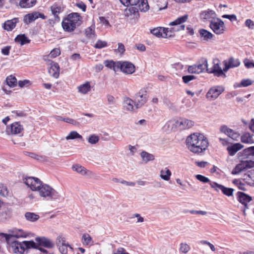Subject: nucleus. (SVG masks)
I'll return each mask as SVG.
<instances>
[{
  "instance_id": "f257e3e1",
  "label": "nucleus",
  "mask_w": 254,
  "mask_h": 254,
  "mask_svg": "<svg viewBox=\"0 0 254 254\" xmlns=\"http://www.w3.org/2000/svg\"><path fill=\"white\" fill-rule=\"evenodd\" d=\"M186 145L190 152L198 154L203 153L207 149L209 142L203 134L196 132L187 138Z\"/></svg>"
},
{
  "instance_id": "f03ea898",
  "label": "nucleus",
  "mask_w": 254,
  "mask_h": 254,
  "mask_svg": "<svg viewBox=\"0 0 254 254\" xmlns=\"http://www.w3.org/2000/svg\"><path fill=\"white\" fill-rule=\"evenodd\" d=\"M81 17L77 13L69 14L62 22V26L67 32L73 31L81 23Z\"/></svg>"
},
{
  "instance_id": "7ed1b4c3",
  "label": "nucleus",
  "mask_w": 254,
  "mask_h": 254,
  "mask_svg": "<svg viewBox=\"0 0 254 254\" xmlns=\"http://www.w3.org/2000/svg\"><path fill=\"white\" fill-rule=\"evenodd\" d=\"M189 16L188 14H185L183 16L178 17L174 21H172L169 23L170 26L178 25H181L179 28L176 29L174 28L169 29L168 28H163V36L162 38H169L173 36L174 31H179L181 30H184L185 28V25L183 24L184 23L186 22L188 19Z\"/></svg>"
},
{
  "instance_id": "20e7f679",
  "label": "nucleus",
  "mask_w": 254,
  "mask_h": 254,
  "mask_svg": "<svg viewBox=\"0 0 254 254\" xmlns=\"http://www.w3.org/2000/svg\"><path fill=\"white\" fill-rule=\"evenodd\" d=\"M194 125L193 121L187 119L172 120L168 121L164 127H167L169 130H173L177 127L180 129H186L191 127Z\"/></svg>"
},
{
  "instance_id": "39448f33",
  "label": "nucleus",
  "mask_w": 254,
  "mask_h": 254,
  "mask_svg": "<svg viewBox=\"0 0 254 254\" xmlns=\"http://www.w3.org/2000/svg\"><path fill=\"white\" fill-rule=\"evenodd\" d=\"M8 243L10 244L12 251L15 254H23L26 249L36 247V244L32 241L20 242L11 240L10 243Z\"/></svg>"
},
{
  "instance_id": "423d86ee",
  "label": "nucleus",
  "mask_w": 254,
  "mask_h": 254,
  "mask_svg": "<svg viewBox=\"0 0 254 254\" xmlns=\"http://www.w3.org/2000/svg\"><path fill=\"white\" fill-rule=\"evenodd\" d=\"M40 196L51 199L59 198V193L53 188L46 184H42L38 190Z\"/></svg>"
},
{
  "instance_id": "0eeeda50",
  "label": "nucleus",
  "mask_w": 254,
  "mask_h": 254,
  "mask_svg": "<svg viewBox=\"0 0 254 254\" xmlns=\"http://www.w3.org/2000/svg\"><path fill=\"white\" fill-rule=\"evenodd\" d=\"M9 234L1 233V236H3L7 243H10L13 238H25L28 235L26 232L22 229L13 228L10 230Z\"/></svg>"
},
{
  "instance_id": "6e6552de",
  "label": "nucleus",
  "mask_w": 254,
  "mask_h": 254,
  "mask_svg": "<svg viewBox=\"0 0 254 254\" xmlns=\"http://www.w3.org/2000/svg\"><path fill=\"white\" fill-rule=\"evenodd\" d=\"M35 241L36 243H34L36 244V247L34 248L39 249L45 253H47V251L40 248V246H43L48 249L53 248L55 246V244L53 241L45 237H37Z\"/></svg>"
},
{
  "instance_id": "1a4fd4ad",
  "label": "nucleus",
  "mask_w": 254,
  "mask_h": 254,
  "mask_svg": "<svg viewBox=\"0 0 254 254\" xmlns=\"http://www.w3.org/2000/svg\"><path fill=\"white\" fill-rule=\"evenodd\" d=\"M147 97L146 91L144 89L140 90L134 97V102L135 109L141 108L147 101Z\"/></svg>"
},
{
  "instance_id": "9d476101",
  "label": "nucleus",
  "mask_w": 254,
  "mask_h": 254,
  "mask_svg": "<svg viewBox=\"0 0 254 254\" xmlns=\"http://www.w3.org/2000/svg\"><path fill=\"white\" fill-rule=\"evenodd\" d=\"M238 198L239 201L245 205L243 213L244 215H246L247 210L251 209L252 208V205L248 204L252 200L251 197L244 192H238Z\"/></svg>"
},
{
  "instance_id": "9b49d317",
  "label": "nucleus",
  "mask_w": 254,
  "mask_h": 254,
  "mask_svg": "<svg viewBox=\"0 0 254 254\" xmlns=\"http://www.w3.org/2000/svg\"><path fill=\"white\" fill-rule=\"evenodd\" d=\"M23 182L32 190L38 191L42 184L39 179L34 177L25 178Z\"/></svg>"
},
{
  "instance_id": "f8f14e48",
  "label": "nucleus",
  "mask_w": 254,
  "mask_h": 254,
  "mask_svg": "<svg viewBox=\"0 0 254 254\" xmlns=\"http://www.w3.org/2000/svg\"><path fill=\"white\" fill-rule=\"evenodd\" d=\"M124 14L130 20L135 21L139 17L138 9L134 6L126 8L124 10Z\"/></svg>"
},
{
  "instance_id": "ddd939ff",
  "label": "nucleus",
  "mask_w": 254,
  "mask_h": 254,
  "mask_svg": "<svg viewBox=\"0 0 254 254\" xmlns=\"http://www.w3.org/2000/svg\"><path fill=\"white\" fill-rule=\"evenodd\" d=\"M224 63L225 66L223 67V72H227L230 68L238 67L240 64L239 60L233 57L225 60ZM225 76V73H223V77Z\"/></svg>"
},
{
  "instance_id": "4468645a",
  "label": "nucleus",
  "mask_w": 254,
  "mask_h": 254,
  "mask_svg": "<svg viewBox=\"0 0 254 254\" xmlns=\"http://www.w3.org/2000/svg\"><path fill=\"white\" fill-rule=\"evenodd\" d=\"M220 61L215 58L213 60V66L212 68H207V71L208 73H213L217 76L222 74V69L220 67Z\"/></svg>"
},
{
  "instance_id": "2eb2a0df",
  "label": "nucleus",
  "mask_w": 254,
  "mask_h": 254,
  "mask_svg": "<svg viewBox=\"0 0 254 254\" xmlns=\"http://www.w3.org/2000/svg\"><path fill=\"white\" fill-rule=\"evenodd\" d=\"M222 92V88L217 86L211 88L206 94V98L209 99L217 98Z\"/></svg>"
},
{
  "instance_id": "dca6fc26",
  "label": "nucleus",
  "mask_w": 254,
  "mask_h": 254,
  "mask_svg": "<svg viewBox=\"0 0 254 254\" xmlns=\"http://www.w3.org/2000/svg\"><path fill=\"white\" fill-rule=\"evenodd\" d=\"M253 167H254V161L252 160H247L243 161L237 165L235 169V173H239L241 171L246 170Z\"/></svg>"
},
{
  "instance_id": "f3484780",
  "label": "nucleus",
  "mask_w": 254,
  "mask_h": 254,
  "mask_svg": "<svg viewBox=\"0 0 254 254\" xmlns=\"http://www.w3.org/2000/svg\"><path fill=\"white\" fill-rule=\"evenodd\" d=\"M49 73L53 77L57 78L60 74V67L58 63L50 61L49 64Z\"/></svg>"
},
{
  "instance_id": "a211bd4d",
  "label": "nucleus",
  "mask_w": 254,
  "mask_h": 254,
  "mask_svg": "<svg viewBox=\"0 0 254 254\" xmlns=\"http://www.w3.org/2000/svg\"><path fill=\"white\" fill-rule=\"evenodd\" d=\"M244 147V146L240 143H228L227 150L228 154L231 156L234 155L236 152L240 150Z\"/></svg>"
},
{
  "instance_id": "6ab92c4d",
  "label": "nucleus",
  "mask_w": 254,
  "mask_h": 254,
  "mask_svg": "<svg viewBox=\"0 0 254 254\" xmlns=\"http://www.w3.org/2000/svg\"><path fill=\"white\" fill-rule=\"evenodd\" d=\"M222 21L219 18H215L211 20L210 27L214 33L217 34H220L222 33V29H220Z\"/></svg>"
},
{
  "instance_id": "aec40b11",
  "label": "nucleus",
  "mask_w": 254,
  "mask_h": 254,
  "mask_svg": "<svg viewBox=\"0 0 254 254\" xmlns=\"http://www.w3.org/2000/svg\"><path fill=\"white\" fill-rule=\"evenodd\" d=\"M216 14L215 12L209 9L202 11L200 13V18L203 21L213 20L216 18Z\"/></svg>"
},
{
  "instance_id": "412c9836",
  "label": "nucleus",
  "mask_w": 254,
  "mask_h": 254,
  "mask_svg": "<svg viewBox=\"0 0 254 254\" xmlns=\"http://www.w3.org/2000/svg\"><path fill=\"white\" fill-rule=\"evenodd\" d=\"M122 71L126 74H132L135 71V66L128 62H122Z\"/></svg>"
},
{
  "instance_id": "4be33fe9",
  "label": "nucleus",
  "mask_w": 254,
  "mask_h": 254,
  "mask_svg": "<svg viewBox=\"0 0 254 254\" xmlns=\"http://www.w3.org/2000/svg\"><path fill=\"white\" fill-rule=\"evenodd\" d=\"M12 134H21L23 130L22 126H21L19 123L15 122L12 124L9 128L7 129V131L9 132V130Z\"/></svg>"
},
{
  "instance_id": "5701e85b",
  "label": "nucleus",
  "mask_w": 254,
  "mask_h": 254,
  "mask_svg": "<svg viewBox=\"0 0 254 254\" xmlns=\"http://www.w3.org/2000/svg\"><path fill=\"white\" fill-rule=\"evenodd\" d=\"M123 106L125 110L128 111H133L136 109L133 100L129 98H126L124 100Z\"/></svg>"
},
{
  "instance_id": "b1692460",
  "label": "nucleus",
  "mask_w": 254,
  "mask_h": 254,
  "mask_svg": "<svg viewBox=\"0 0 254 254\" xmlns=\"http://www.w3.org/2000/svg\"><path fill=\"white\" fill-rule=\"evenodd\" d=\"M223 132L228 135L229 137L234 140H237L240 136L238 132L234 131L232 129L228 128L226 126H223Z\"/></svg>"
},
{
  "instance_id": "393cba45",
  "label": "nucleus",
  "mask_w": 254,
  "mask_h": 254,
  "mask_svg": "<svg viewBox=\"0 0 254 254\" xmlns=\"http://www.w3.org/2000/svg\"><path fill=\"white\" fill-rule=\"evenodd\" d=\"M199 33L201 40L208 41L213 38V34L211 32H209L208 31L205 29H200L199 31Z\"/></svg>"
},
{
  "instance_id": "a878e982",
  "label": "nucleus",
  "mask_w": 254,
  "mask_h": 254,
  "mask_svg": "<svg viewBox=\"0 0 254 254\" xmlns=\"http://www.w3.org/2000/svg\"><path fill=\"white\" fill-rule=\"evenodd\" d=\"M17 22V18H14L10 20H7L3 23V27L7 31H11L15 28L16 24Z\"/></svg>"
},
{
  "instance_id": "bb28decb",
  "label": "nucleus",
  "mask_w": 254,
  "mask_h": 254,
  "mask_svg": "<svg viewBox=\"0 0 254 254\" xmlns=\"http://www.w3.org/2000/svg\"><path fill=\"white\" fill-rule=\"evenodd\" d=\"M78 91L83 94L87 93L91 90L90 82H86L85 83L81 84L78 87Z\"/></svg>"
},
{
  "instance_id": "cd10ccee",
  "label": "nucleus",
  "mask_w": 254,
  "mask_h": 254,
  "mask_svg": "<svg viewBox=\"0 0 254 254\" xmlns=\"http://www.w3.org/2000/svg\"><path fill=\"white\" fill-rule=\"evenodd\" d=\"M171 175V171L167 168L162 169L160 172V177L166 181L170 180Z\"/></svg>"
},
{
  "instance_id": "c85d7f7f",
  "label": "nucleus",
  "mask_w": 254,
  "mask_h": 254,
  "mask_svg": "<svg viewBox=\"0 0 254 254\" xmlns=\"http://www.w3.org/2000/svg\"><path fill=\"white\" fill-rule=\"evenodd\" d=\"M36 2V0H21L19 6L21 8H28L33 6Z\"/></svg>"
},
{
  "instance_id": "c756f323",
  "label": "nucleus",
  "mask_w": 254,
  "mask_h": 254,
  "mask_svg": "<svg viewBox=\"0 0 254 254\" xmlns=\"http://www.w3.org/2000/svg\"><path fill=\"white\" fill-rule=\"evenodd\" d=\"M199 73L203 72L205 69L208 68L207 60L206 59H202L198 64H195Z\"/></svg>"
},
{
  "instance_id": "7c9ffc66",
  "label": "nucleus",
  "mask_w": 254,
  "mask_h": 254,
  "mask_svg": "<svg viewBox=\"0 0 254 254\" xmlns=\"http://www.w3.org/2000/svg\"><path fill=\"white\" fill-rule=\"evenodd\" d=\"M141 157L142 160L147 163L148 162L154 160V156L150 153H149L145 151H143L140 153Z\"/></svg>"
},
{
  "instance_id": "2f4dec72",
  "label": "nucleus",
  "mask_w": 254,
  "mask_h": 254,
  "mask_svg": "<svg viewBox=\"0 0 254 254\" xmlns=\"http://www.w3.org/2000/svg\"><path fill=\"white\" fill-rule=\"evenodd\" d=\"M72 169L74 171L82 175H88L89 171H87L84 167L79 165L76 164L72 166Z\"/></svg>"
},
{
  "instance_id": "473e14b6",
  "label": "nucleus",
  "mask_w": 254,
  "mask_h": 254,
  "mask_svg": "<svg viewBox=\"0 0 254 254\" xmlns=\"http://www.w3.org/2000/svg\"><path fill=\"white\" fill-rule=\"evenodd\" d=\"M37 14L38 12H35L32 13L28 14L24 16V20L26 23H30L38 18Z\"/></svg>"
},
{
  "instance_id": "72a5a7b5",
  "label": "nucleus",
  "mask_w": 254,
  "mask_h": 254,
  "mask_svg": "<svg viewBox=\"0 0 254 254\" xmlns=\"http://www.w3.org/2000/svg\"><path fill=\"white\" fill-rule=\"evenodd\" d=\"M254 83V81L250 79H244L242 80L241 83L234 84L235 88H240L242 87H247L251 85Z\"/></svg>"
},
{
  "instance_id": "f704fd0d",
  "label": "nucleus",
  "mask_w": 254,
  "mask_h": 254,
  "mask_svg": "<svg viewBox=\"0 0 254 254\" xmlns=\"http://www.w3.org/2000/svg\"><path fill=\"white\" fill-rule=\"evenodd\" d=\"M15 41L19 43L21 45H23L29 43L30 41L25 35H18L15 38Z\"/></svg>"
},
{
  "instance_id": "c9c22d12",
  "label": "nucleus",
  "mask_w": 254,
  "mask_h": 254,
  "mask_svg": "<svg viewBox=\"0 0 254 254\" xmlns=\"http://www.w3.org/2000/svg\"><path fill=\"white\" fill-rule=\"evenodd\" d=\"M26 219L30 222H35L39 219V216L33 212H27L25 213Z\"/></svg>"
},
{
  "instance_id": "e433bc0d",
  "label": "nucleus",
  "mask_w": 254,
  "mask_h": 254,
  "mask_svg": "<svg viewBox=\"0 0 254 254\" xmlns=\"http://www.w3.org/2000/svg\"><path fill=\"white\" fill-rule=\"evenodd\" d=\"M85 34L86 36L90 39H92L95 37V26L91 25V26L87 28L85 31Z\"/></svg>"
},
{
  "instance_id": "4c0bfd02",
  "label": "nucleus",
  "mask_w": 254,
  "mask_h": 254,
  "mask_svg": "<svg viewBox=\"0 0 254 254\" xmlns=\"http://www.w3.org/2000/svg\"><path fill=\"white\" fill-rule=\"evenodd\" d=\"M241 141L244 143H252L253 142V135L249 132L244 133L241 136Z\"/></svg>"
},
{
  "instance_id": "58836bf2",
  "label": "nucleus",
  "mask_w": 254,
  "mask_h": 254,
  "mask_svg": "<svg viewBox=\"0 0 254 254\" xmlns=\"http://www.w3.org/2000/svg\"><path fill=\"white\" fill-rule=\"evenodd\" d=\"M52 14L55 17H58V14L63 11V8L57 4H54L51 7Z\"/></svg>"
},
{
  "instance_id": "ea45409f",
  "label": "nucleus",
  "mask_w": 254,
  "mask_h": 254,
  "mask_svg": "<svg viewBox=\"0 0 254 254\" xmlns=\"http://www.w3.org/2000/svg\"><path fill=\"white\" fill-rule=\"evenodd\" d=\"M6 84L10 87H14L17 84V79L15 76L11 75L7 76L6 78Z\"/></svg>"
},
{
  "instance_id": "a19ab883",
  "label": "nucleus",
  "mask_w": 254,
  "mask_h": 254,
  "mask_svg": "<svg viewBox=\"0 0 254 254\" xmlns=\"http://www.w3.org/2000/svg\"><path fill=\"white\" fill-rule=\"evenodd\" d=\"M82 136L76 131H71V132H70L69 134L65 137L66 140L75 139H78L81 140L82 139Z\"/></svg>"
},
{
  "instance_id": "79ce46f5",
  "label": "nucleus",
  "mask_w": 254,
  "mask_h": 254,
  "mask_svg": "<svg viewBox=\"0 0 254 254\" xmlns=\"http://www.w3.org/2000/svg\"><path fill=\"white\" fill-rule=\"evenodd\" d=\"M139 9L141 12L147 11L149 8L147 0H141L140 3L138 5Z\"/></svg>"
},
{
  "instance_id": "37998d69",
  "label": "nucleus",
  "mask_w": 254,
  "mask_h": 254,
  "mask_svg": "<svg viewBox=\"0 0 254 254\" xmlns=\"http://www.w3.org/2000/svg\"><path fill=\"white\" fill-rule=\"evenodd\" d=\"M8 191L6 186L2 183H0V195L6 197L8 196Z\"/></svg>"
},
{
  "instance_id": "c03bdc74",
  "label": "nucleus",
  "mask_w": 254,
  "mask_h": 254,
  "mask_svg": "<svg viewBox=\"0 0 254 254\" xmlns=\"http://www.w3.org/2000/svg\"><path fill=\"white\" fill-rule=\"evenodd\" d=\"M162 27H156L150 30V33L157 37H162L163 36Z\"/></svg>"
},
{
  "instance_id": "a18cd8bd",
  "label": "nucleus",
  "mask_w": 254,
  "mask_h": 254,
  "mask_svg": "<svg viewBox=\"0 0 254 254\" xmlns=\"http://www.w3.org/2000/svg\"><path fill=\"white\" fill-rule=\"evenodd\" d=\"M190 250V246L186 243H182L180 244L179 250L183 254H187Z\"/></svg>"
},
{
  "instance_id": "49530a36",
  "label": "nucleus",
  "mask_w": 254,
  "mask_h": 254,
  "mask_svg": "<svg viewBox=\"0 0 254 254\" xmlns=\"http://www.w3.org/2000/svg\"><path fill=\"white\" fill-rule=\"evenodd\" d=\"M82 241L84 245H88L92 242V238L88 234H84L82 236Z\"/></svg>"
},
{
  "instance_id": "de8ad7c7",
  "label": "nucleus",
  "mask_w": 254,
  "mask_h": 254,
  "mask_svg": "<svg viewBox=\"0 0 254 254\" xmlns=\"http://www.w3.org/2000/svg\"><path fill=\"white\" fill-rule=\"evenodd\" d=\"M99 141V136L93 134L89 136L88 138V142L91 144H95Z\"/></svg>"
},
{
  "instance_id": "09e8293b",
  "label": "nucleus",
  "mask_w": 254,
  "mask_h": 254,
  "mask_svg": "<svg viewBox=\"0 0 254 254\" xmlns=\"http://www.w3.org/2000/svg\"><path fill=\"white\" fill-rule=\"evenodd\" d=\"M68 244V243L66 242V239L62 235H59L56 240V245L57 246H59L60 245H64Z\"/></svg>"
},
{
  "instance_id": "8fccbe9b",
  "label": "nucleus",
  "mask_w": 254,
  "mask_h": 254,
  "mask_svg": "<svg viewBox=\"0 0 254 254\" xmlns=\"http://www.w3.org/2000/svg\"><path fill=\"white\" fill-rule=\"evenodd\" d=\"M59 248V251L60 253L62 254H67V248H69L70 249H72V247H71L69 244L67 245H60L59 246H58Z\"/></svg>"
},
{
  "instance_id": "3c124183",
  "label": "nucleus",
  "mask_w": 254,
  "mask_h": 254,
  "mask_svg": "<svg viewBox=\"0 0 254 254\" xmlns=\"http://www.w3.org/2000/svg\"><path fill=\"white\" fill-rule=\"evenodd\" d=\"M107 46V43L106 41L98 40L94 47L96 49H101Z\"/></svg>"
},
{
  "instance_id": "603ef678",
  "label": "nucleus",
  "mask_w": 254,
  "mask_h": 254,
  "mask_svg": "<svg viewBox=\"0 0 254 254\" xmlns=\"http://www.w3.org/2000/svg\"><path fill=\"white\" fill-rule=\"evenodd\" d=\"M195 78V76L192 75H185L182 77L183 81L185 84H188L190 81Z\"/></svg>"
},
{
  "instance_id": "864d4df0",
  "label": "nucleus",
  "mask_w": 254,
  "mask_h": 254,
  "mask_svg": "<svg viewBox=\"0 0 254 254\" xmlns=\"http://www.w3.org/2000/svg\"><path fill=\"white\" fill-rule=\"evenodd\" d=\"M211 187L217 191H219V190L222 191V185L218 184L214 182H210L209 183Z\"/></svg>"
},
{
  "instance_id": "5fc2aeb1",
  "label": "nucleus",
  "mask_w": 254,
  "mask_h": 254,
  "mask_svg": "<svg viewBox=\"0 0 254 254\" xmlns=\"http://www.w3.org/2000/svg\"><path fill=\"white\" fill-rule=\"evenodd\" d=\"M60 53L61 52L60 49L58 48H55L51 52L48 56L50 58H54L60 55Z\"/></svg>"
},
{
  "instance_id": "6e6d98bb",
  "label": "nucleus",
  "mask_w": 254,
  "mask_h": 254,
  "mask_svg": "<svg viewBox=\"0 0 254 254\" xmlns=\"http://www.w3.org/2000/svg\"><path fill=\"white\" fill-rule=\"evenodd\" d=\"M199 244L200 245H201L202 246H205V245H207L208 246V247H209L210 249L212 251H215V247L214 246L211 244L210 243H209V242H207V241H205V240H201L199 242Z\"/></svg>"
},
{
  "instance_id": "4d7b16f0",
  "label": "nucleus",
  "mask_w": 254,
  "mask_h": 254,
  "mask_svg": "<svg viewBox=\"0 0 254 254\" xmlns=\"http://www.w3.org/2000/svg\"><path fill=\"white\" fill-rule=\"evenodd\" d=\"M199 244L200 245H201L202 246H205V245H207L208 246V247H209L210 249L212 251H215V247L214 246L211 244L210 243H209V242H207V241H205V240H201L199 242Z\"/></svg>"
},
{
  "instance_id": "13d9d810",
  "label": "nucleus",
  "mask_w": 254,
  "mask_h": 254,
  "mask_svg": "<svg viewBox=\"0 0 254 254\" xmlns=\"http://www.w3.org/2000/svg\"><path fill=\"white\" fill-rule=\"evenodd\" d=\"M234 190L231 188H229L223 186V194L228 196H232L233 194Z\"/></svg>"
},
{
  "instance_id": "bf43d9fd",
  "label": "nucleus",
  "mask_w": 254,
  "mask_h": 254,
  "mask_svg": "<svg viewBox=\"0 0 254 254\" xmlns=\"http://www.w3.org/2000/svg\"><path fill=\"white\" fill-rule=\"evenodd\" d=\"M195 178L199 181H200L202 183H204L210 182L209 179L208 178H207L204 176H202L201 175H196L195 176Z\"/></svg>"
},
{
  "instance_id": "052dcab7",
  "label": "nucleus",
  "mask_w": 254,
  "mask_h": 254,
  "mask_svg": "<svg viewBox=\"0 0 254 254\" xmlns=\"http://www.w3.org/2000/svg\"><path fill=\"white\" fill-rule=\"evenodd\" d=\"M188 72L190 73H197L199 74L197 68L195 64L189 66L188 67Z\"/></svg>"
},
{
  "instance_id": "680f3d73",
  "label": "nucleus",
  "mask_w": 254,
  "mask_h": 254,
  "mask_svg": "<svg viewBox=\"0 0 254 254\" xmlns=\"http://www.w3.org/2000/svg\"><path fill=\"white\" fill-rule=\"evenodd\" d=\"M244 63L246 67L248 68L254 67V63L250 61L249 59H246L244 61Z\"/></svg>"
},
{
  "instance_id": "e2e57ef3",
  "label": "nucleus",
  "mask_w": 254,
  "mask_h": 254,
  "mask_svg": "<svg viewBox=\"0 0 254 254\" xmlns=\"http://www.w3.org/2000/svg\"><path fill=\"white\" fill-rule=\"evenodd\" d=\"M113 69L115 71H118L119 69L122 71V62H117L114 63Z\"/></svg>"
},
{
  "instance_id": "0e129e2a",
  "label": "nucleus",
  "mask_w": 254,
  "mask_h": 254,
  "mask_svg": "<svg viewBox=\"0 0 254 254\" xmlns=\"http://www.w3.org/2000/svg\"><path fill=\"white\" fill-rule=\"evenodd\" d=\"M116 52H118L121 54H123L125 51V46L123 44L121 43H118V48L117 50H115Z\"/></svg>"
},
{
  "instance_id": "69168bd1",
  "label": "nucleus",
  "mask_w": 254,
  "mask_h": 254,
  "mask_svg": "<svg viewBox=\"0 0 254 254\" xmlns=\"http://www.w3.org/2000/svg\"><path fill=\"white\" fill-rule=\"evenodd\" d=\"M245 25L252 29L254 27V22L250 19H247L245 21Z\"/></svg>"
},
{
  "instance_id": "338daca9",
  "label": "nucleus",
  "mask_w": 254,
  "mask_h": 254,
  "mask_svg": "<svg viewBox=\"0 0 254 254\" xmlns=\"http://www.w3.org/2000/svg\"><path fill=\"white\" fill-rule=\"evenodd\" d=\"M108 103L110 105H114L116 103V100L114 96L111 95H108L107 96Z\"/></svg>"
},
{
  "instance_id": "774afa93",
  "label": "nucleus",
  "mask_w": 254,
  "mask_h": 254,
  "mask_svg": "<svg viewBox=\"0 0 254 254\" xmlns=\"http://www.w3.org/2000/svg\"><path fill=\"white\" fill-rule=\"evenodd\" d=\"M113 254H129L127 252L124 248L120 247L117 249L116 252L114 253Z\"/></svg>"
}]
</instances>
